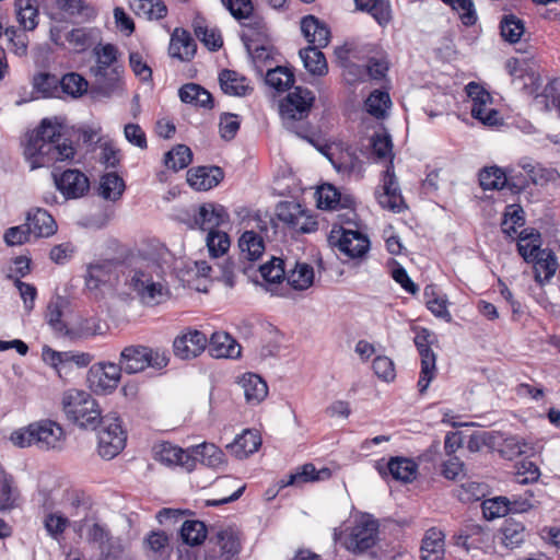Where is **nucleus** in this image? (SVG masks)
Instances as JSON below:
<instances>
[{
    "mask_svg": "<svg viewBox=\"0 0 560 560\" xmlns=\"http://www.w3.org/2000/svg\"><path fill=\"white\" fill-rule=\"evenodd\" d=\"M61 129V125L45 118L32 132L24 147L31 170L73 159L75 150L71 141L63 137Z\"/></svg>",
    "mask_w": 560,
    "mask_h": 560,
    "instance_id": "nucleus-1",
    "label": "nucleus"
},
{
    "mask_svg": "<svg viewBox=\"0 0 560 560\" xmlns=\"http://www.w3.org/2000/svg\"><path fill=\"white\" fill-rule=\"evenodd\" d=\"M125 283L147 306H155L170 298L162 266L153 258L131 255L127 260Z\"/></svg>",
    "mask_w": 560,
    "mask_h": 560,
    "instance_id": "nucleus-2",
    "label": "nucleus"
},
{
    "mask_svg": "<svg viewBox=\"0 0 560 560\" xmlns=\"http://www.w3.org/2000/svg\"><path fill=\"white\" fill-rule=\"evenodd\" d=\"M95 65L90 72L95 79L97 91L109 97L120 83L121 68L117 65L118 50L113 44L98 45L94 47Z\"/></svg>",
    "mask_w": 560,
    "mask_h": 560,
    "instance_id": "nucleus-3",
    "label": "nucleus"
},
{
    "mask_svg": "<svg viewBox=\"0 0 560 560\" xmlns=\"http://www.w3.org/2000/svg\"><path fill=\"white\" fill-rule=\"evenodd\" d=\"M63 436V429L58 423L51 420H42L14 431L10 440L19 447L35 445L39 450L48 451L60 448Z\"/></svg>",
    "mask_w": 560,
    "mask_h": 560,
    "instance_id": "nucleus-4",
    "label": "nucleus"
},
{
    "mask_svg": "<svg viewBox=\"0 0 560 560\" xmlns=\"http://www.w3.org/2000/svg\"><path fill=\"white\" fill-rule=\"evenodd\" d=\"M62 408L68 419L81 428L96 429L103 418L96 400L80 389L71 388L63 393Z\"/></svg>",
    "mask_w": 560,
    "mask_h": 560,
    "instance_id": "nucleus-5",
    "label": "nucleus"
},
{
    "mask_svg": "<svg viewBox=\"0 0 560 560\" xmlns=\"http://www.w3.org/2000/svg\"><path fill=\"white\" fill-rule=\"evenodd\" d=\"M168 363L165 351L152 349L144 346L126 347L119 359V365L128 374L142 372L145 368L161 370Z\"/></svg>",
    "mask_w": 560,
    "mask_h": 560,
    "instance_id": "nucleus-6",
    "label": "nucleus"
},
{
    "mask_svg": "<svg viewBox=\"0 0 560 560\" xmlns=\"http://www.w3.org/2000/svg\"><path fill=\"white\" fill-rule=\"evenodd\" d=\"M315 101L314 93L307 89L295 88L280 103V115L287 129L294 131L298 136L307 139L302 131L295 130L294 125L298 120H303L310 114Z\"/></svg>",
    "mask_w": 560,
    "mask_h": 560,
    "instance_id": "nucleus-7",
    "label": "nucleus"
},
{
    "mask_svg": "<svg viewBox=\"0 0 560 560\" xmlns=\"http://www.w3.org/2000/svg\"><path fill=\"white\" fill-rule=\"evenodd\" d=\"M378 538V522L371 514H361L355 518L342 546L353 552L361 553L374 547Z\"/></svg>",
    "mask_w": 560,
    "mask_h": 560,
    "instance_id": "nucleus-8",
    "label": "nucleus"
},
{
    "mask_svg": "<svg viewBox=\"0 0 560 560\" xmlns=\"http://www.w3.org/2000/svg\"><path fill=\"white\" fill-rule=\"evenodd\" d=\"M98 432V454L105 459L117 456L125 447L127 434L121 427L116 413H108L101 420Z\"/></svg>",
    "mask_w": 560,
    "mask_h": 560,
    "instance_id": "nucleus-9",
    "label": "nucleus"
},
{
    "mask_svg": "<svg viewBox=\"0 0 560 560\" xmlns=\"http://www.w3.org/2000/svg\"><path fill=\"white\" fill-rule=\"evenodd\" d=\"M328 243L349 259L363 257L370 249V241L359 231L332 228Z\"/></svg>",
    "mask_w": 560,
    "mask_h": 560,
    "instance_id": "nucleus-10",
    "label": "nucleus"
},
{
    "mask_svg": "<svg viewBox=\"0 0 560 560\" xmlns=\"http://www.w3.org/2000/svg\"><path fill=\"white\" fill-rule=\"evenodd\" d=\"M241 550V541L232 528H220L208 538L203 560H233Z\"/></svg>",
    "mask_w": 560,
    "mask_h": 560,
    "instance_id": "nucleus-11",
    "label": "nucleus"
},
{
    "mask_svg": "<svg viewBox=\"0 0 560 560\" xmlns=\"http://www.w3.org/2000/svg\"><path fill=\"white\" fill-rule=\"evenodd\" d=\"M375 197L383 209L390 210L395 213H400L406 208L399 183L395 175L394 162L392 161L387 164L383 173L382 184L375 190Z\"/></svg>",
    "mask_w": 560,
    "mask_h": 560,
    "instance_id": "nucleus-12",
    "label": "nucleus"
},
{
    "mask_svg": "<svg viewBox=\"0 0 560 560\" xmlns=\"http://www.w3.org/2000/svg\"><path fill=\"white\" fill-rule=\"evenodd\" d=\"M430 330L421 328L413 340L421 359V371L418 381V387L421 394L428 389L436 373V355L430 347Z\"/></svg>",
    "mask_w": 560,
    "mask_h": 560,
    "instance_id": "nucleus-13",
    "label": "nucleus"
},
{
    "mask_svg": "<svg viewBox=\"0 0 560 560\" xmlns=\"http://www.w3.org/2000/svg\"><path fill=\"white\" fill-rule=\"evenodd\" d=\"M122 369L112 362L97 363L89 370L88 381L95 393L107 394L117 388Z\"/></svg>",
    "mask_w": 560,
    "mask_h": 560,
    "instance_id": "nucleus-14",
    "label": "nucleus"
},
{
    "mask_svg": "<svg viewBox=\"0 0 560 560\" xmlns=\"http://www.w3.org/2000/svg\"><path fill=\"white\" fill-rule=\"evenodd\" d=\"M207 336L197 329L182 331L173 341L175 357L180 360H191L200 355L207 348Z\"/></svg>",
    "mask_w": 560,
    "mask_h": 560,
    "instance_id": "nucleus-15",
    "label": "nucleus"
},
{
    "mask_svg": "<svg viewBox=\"0 0 560 560\" xmlns=\"http://www.w3.org/2000/svg\"><path fill=\"white\" fill-rule=\"evenodd\" d=\"M153 454L154 459L165 466H179L188 472L196 468V458L192 457L190 448L185 451L170 442H162L154 445Z\"/></svg>",
    "mask_w": 560,
    "mask_h": 560,
    "instance_id": "nucleus-16",
    "label": "nucleus"
},
{
    "mask_svg": "<svg viewBox=\"0 0 560 560\" xmlns=\"http://www.w3.org/2000/svg\"><path fill=\"white\" fill-rule=\"evenodd\" d=\"M229 213L222 205L203 203L195 215V224L202 231H218V228L229 222Z\"/></svg>",
    "mask_w": 560,
    "mask_h": 560,
    "instance_id": "nucleus-17",
    "label": "nucleus"
},
{
    "mask_svg": "<svg viewBox=\"0 0 560 560\" xmlns=\"http://www.w3.org/2000/svg\"><path fill=\"white\" fill-rule=\"evenodd\" d=\"M55 184L66 198L82 197L90 187L88 177L78 170H67L59 177L55 175Z\"/></svg>",
    "mask_w": 560,
    "mask_h": 560,
    "instance_id": "nucleus-18",
    "label": "nucleus"
},
{
    "mask_svg": "<svg viewBox=\"0 0 560 560\" xmlns=\"http://www.w3.org/2000/svg\"><path fill=\"white\" fill-rule=\"evenodd\" d=\"M381 475L389 474L395 480L401 482H411L416 479L418 465L407 457H392L385 465L377 463L376 466Z\"/></svg>",
    "mask_w": 560,
    "mask_h": 560,
    "instance_id": "nucleus-19",
    "label": "nucleus"
},
{
    "mask_svg": "<svg viewBox=\"0 0 560 560\" xmlns=\"http://www.w3.org/2000/svg\"><path fill=\"white\" fill-rule=\"evenodd\" d=\"M195 266L197 273L201 277L220 280L230 288L235 284V266L230 259H225L223 262L215 260L213 264L198 260Z\"/></svg>",
    "mask_w": 560,
    "mask_h": 560,
    "instance_id": "nucleus-20",
    "label": "nucleus"
},
{
    "mask_svg": "<svg viewBox=\"0 0 560 560\" xmlns=\"http://www.w3.org/2000/svg\"><path fill=\"white\" fill-rule=\"evenodd\" d=\"M207 346L212 358L236 359L241 355V346L224 331L213 332Z\"/></svg>",
    "mask_w": 560,
    "mask_h": 560,
    "instance_id": "nucleus-21",
    "label": "nucleus"
},
{
    "mask_svg": "<svg viewBox=\"0 0 560 560\" xmlns=\"http://www.w3.org/2000/svg\"><path fill=\"white\" fill-rule=\"evenodd\" d=\"M223 179V172L218 166H199L187 173V183L199 191H206L215 187Z\"/></svg>",
    "mask_w": 560,
    "mask_h": 560,
    "instance_id": "nucleus-22",
    "label": "nucleus"
},
{
    "mask_svg": "<svg viewBox=\"0 0 560 560\" xmlns=\"http://www.w3.org/2000/svg\"><path fill=\"white\" fill-rule=\"evenodd\" d=\"M301 32L307 42L317 48H324L329 44L328 26L314 15H306L301 20Z\"/></svg>",
    "mask_w": 560,
    "mask_h": 560,
    "instance_id": "nucleus-23",
    "label": "nucleus"
},
{
    "mask_svg": "<svg viewBox=\"0 0 560 560\" xmlns=\"http://www.w3.org/2000/svg\"><path fill=\"white\" fill-rule=\"evenodd\" d=\"M445 555V535L436 527L429 528L421 541V560H443Z\"/></svg>",
    "mask_w": 560,
    "mask_h": 560,
    "instance_id": "nucleus-24",
    "label": "nucleus"
},
{
    "mask_svg": "<svg viewBox=\"0 0 560 560\" xmlns=\"http://www.w3.org/2000/svg\"><path fill=\"white\" fill-rule=\"evenodd\" d=\"M26 224L34 237H49L57 231L54 218L44 209L36 208L27 212Z\"/></svg>",
    "mask_w": 560,
    "mask_h": 560,
    "instance_id": "nucleus-25",
    "label": "nucleus"
},
{
    "mask_svg": "<svg viewBox=\"0 0 560 560\" xmlns=\"http://www.w3.org/2000/svg\"><path fill=\"white\" fill-rule=\"evenodd\" d=\"M238 385L243 389L246 402L252 406L259 405L268 395V385L258 374H243Z\"/></svg>",
    "mask_w": 560,
    "mask_h": 560,
    "instance_id": "nucleus-26",
    "label": "nucleus"
},
{
    "mask_svg": "<svg viewBox=\"0 0 560 560\" xmlns=\"http://www.w3.org/2000/svg\"><path fill=\"white\" fill-rule=\"evenodd\" d=\"M532 262L535 281L540 285L548 283L559 268L557 256L549 248L540 250V254Z\"/></svg>",
    "mask_w": 560,
    "mask_h": 560,
    "instance_id": "nucleus-27",
    "label": "nucleus"
},
{
    "mask_svg": "<svg viewBox=\"0 0 560 560\" xmlns=\"http://www.w3.org/2000/svg\"><path fill=\"white\" fill-rule=\"evenodd\" d=\"M117 264L113 259H100L86 268L85 284L89 289H97L101 284L110 281L116 271Z\"/></svg>",
    "mask_w": 560,
    "mask_h": 560,
    "instance_id": "nucleus-28",
    "label": "nucleus"
},
{
    "mask_svg": "<svg viewBox=\"0 0 560 560\" xmlns=\"http://www.w3.org/2000/svg\"><path fill=\"white\" fill-rule=\"evenodd\" d=\"M222 91L232 96H245L253 91L246 77L234 70H222L219 74Z\"/></svg>",
    "mask_w": 560,
    "mask_h": 560,
    "instance_id": "nucleus-29",
    "label": "nucleus"
},
{
    "mask_svg": "<svg viewBox=\"0 0 560 560\" xmlns=\"http://www.w3.org/2000/svg\"><path fill=\"white\" fill-rule=\"evenodd\" d=\"M528 533L526 530L525 525L522 522L515 521L513 518H506L499 533L500 542L508 549H515L521 547Z\"/></svg>",
    "mask_w": 560,
    "mask_h": 560,
    "instance_id": "nucleus-30",
    "label": "nucleus"
},
{
    "mask_svg": "<svg viewBox=\"0 0 560 560\" xmlns=\"http://www.w3.org/2000/svg\"><path fill=\"white\" fill-rule=\"evenodd\" d=\"M277 217L280 221L288 224L290 228L301 231L303 233L310 230L305 228L304 220L306 218L305 210L298 202L285 201L277 206Z\"/></svg>",
    "mask_w": 560,
    "mask_h": 560,
    "instance_id": "nucleus-31",
    "label": "nucleus"
},
{
    "mask_svg": "<svg viewBox=\"0 0 560 560\" xmlns=\"http://www.w3.org/2000/svg\"><path fill=\"white\" fill-rule=\"evenodd\" d=\"M103 334V327L97 317H80L68 325L66 337L70 340L88 339Z\"/></svg>",
    "mask_w": 560,
    "mask_h": 560,
    "instance_id": "nucleus-32",
    "label": "nucleus"
},
{
    "mask_svg": "<svg viewBox=\"0 0 560 560\" xmlns=\"http://www.w3.org/2000/svg\"><path fill=\"white\" fill-rule=\"evenodd\" d=\"M196 48V43L188 32L176 30L172 35L168 51L173 58L187 61L194 57Z\"/></svg>",
    "mask_w": 560,
    "mask_h": 560,
    "instance_id": "nucleus-33",
    "label": "nucleus"
},
{
    "mask_svg": "<svg viewBox=\"0 0 560 560\" xmlns=\"http://www.w3.org/2000/svg\"><path fill=\"white\" fill-rule=\"evenodd\" d=\"M260 444L261 439L256 432L245 430L241 435H237L231 444L228 445V448L232 455L242 459L255 453Z\"/></svg>",
    "mask_w": 560,
    "mask_h": 560,
    "instance_id": "nucleus-34",
    "label": "nucleus"
},
{
    "mask_svg": "<svg viewBox=\"0 0 560 560\" xmlns=\"http://www.w3.org/2000/svg\"><path fill=\"white\" fill-rule=\"evenodd\" d=\"M238 247L243 258L258 260L265 252L264 238L253 230L245 231L238 240Z\"/></svg>",
    "mask_w": 560,
    "mask_h": 560,
    "instance_id": "nucleus-35",
    "label": "nucleus"
},
{
    "mask_svg": "<svg viewBox=\"0 0 560 560\" xmlns=\"http://www.w3.org/2000/svg\"><path fill=\"white\" fill-rule=\"evenodd\" d=\"M178 95L180 101L187 104L203 108H212L213 106L212 95L201 85L196 83H187L183 85L178 91Z\"/></svg>",
    "mask_w": 560,
    "mask_h": 560,
    "instance_id": "nucleus-36",
    "label": "nucleus"
},
{
    "mask_svg": "<svg viewBox=\"0 0 560 560\" xmlns=\"http://www.w3.org/2000/svg\"><path fill=\"white\" fill-rule=\"evenodd\" d=\"M358 10L369 13L380 25H387L392 19L388 0H354Z\"/></svg>",
    "mask_w": 560,
    "mask_h": 560,
    "instance_id": "nucleus-37",
    "label": "nucleus"
},
{
    "mask_svg": "<svg viewBox=\"0 0 560 560\" xmlns=\"http://www.w3.org/2000/svg\"><path fill=\"white\" fill-rule=\"evenodd\" d=\"M285 279L294 290H306L314 283V269L306 262H295L294 268L287 272Z\"/></svg>",
    "mask_w": 560,
    "mask_h": 560,
    "instance_id": "nucleus-38",
    "label": "nucleus"
},
{
    "mask_svg": "<svg viewBox=\"0 0 560 560\" xmlns=\"http://www.w3.org/2000/svg\"><path fill=\"white\" fill-rule=\"evenodd\" d=\"M300 57L305 69L314 75H325L328 72V66L320 48L308 46L300 50Z\"/></svg>",
    "mask_w": 560,
    "mask_h": 560,
    "instance_id": "nucleus-39",
    "label": "nucleus"
},
{
    "mask_svg": "<svg viewBox=\"0 0 560 560\" xmlns=\"http://www.w3.org/2000/svg\"><path fill=\"white\" fill-rule=\"evenodd\" d=\"M145 549L149 557L153 560H168L170 540L164 532H151L145 538Z\"/></svg>",
    "mask_w": 560,
    "mask_h": 560,
    "instance_id": "nucleus-40",
    "label": "nucleus"
},
{
    "mask_svg": "<svg viewBox=\"0 0 560 560\" xmlns=\"http://www.w3.org/2000/svg\"><path fill=\"white\" fill-rule=\"evenodd\" d=\"M98 550L97 560H133L129 546L119 537L106 540Z\"/></svg>",
    "mask_w": 560,
    "mask_h": 560,
    "instance_id": "nucleus-41",
    "label": "nucleus"
},
{
    "mask_svg": "<svg viewBox=\"0 0 560 560\" xmlns=\"http://www.w3.org/2000/svg\"><path fill=\"white\" fill-rule=\"evenodd\" d=\"M15 11L20 25L24 31H33L38 24L36 0H15Z\"/></svg>",
    "mask_w": 560,
    "mask_h": 560,
    "instance_id": "nucleus-42",
    "label": "nucleus"
},
{
    "mask_svg": "<svg viewBox=\"0 0 560 560\" xmlns=\"http://www.w3.org/2000/svg\"><path fill=\"white\" fill-rule=\"evenodd\" d=\"M125 190V183L116 173H106L101 177L98 194L106 200H118Z\"/></svg>",
    "mask_w": 560,
    "mask_h": 560,
    "instance_id": "nucleus-43",
    "label": "nucleus"
},
{
    "mask_svg": "<svg viewBox=\"0 0 560 560\" xmlns=\"http://www.w3.org/2000/svg\"><path fill=\"white\" fill-rule=\"evenodd\" d=\"M539 233L527 232L524 230L520 233L517 243V252L526 262H532L540 254L544 248L540 247Z\"/></svg>",
    "mask_w": 560,
    "mask_h": 560,
    "instance_id": "nucleus-44",
    "label": "nucleus"
},
{
    "mask_svg": "<svg viewBox=\"0 0 560 560\" xmlns=\"http://www.w3.org/2000/svg\"><path fill=\"white\" fill-rule=\"evenodd\" d=\"M131 10L138 15L147 19H162L166 15L167 9L162 0H130Z\"/></svg>",
    "mask_w": 560,
    "mask_h": 560,
    "instance_id": "nucleus-45",
    "label": "nucleus"
},
{
    "mask_svg": "<svg viewBox=\"0 0 560 560\" xmlns=\"http://www.w3.org/2000/svg\"><path fill=\"white\" fill-rule=\"evenodd\" d=\"M192 457L208 467H218L223 463L224 454L214 444L202 443L190 448Z\"/></svg>",
    "mask_w": 560,
    "mask_h": 560,
    "instance_id": "nucleus-46",
    "label": "nucleus"
},
{
    "mask_svg": "<svg viewBox=\"0 0 560 560\" xmlns=\"http://www.w3.org/2000/svg\"><path fill=\"white\" fill-rule=\"evenodd\" d=\"M428 310L436 317L450 323L452 315L447 310V301L435 292L434 285H427L423 292Z\"/></svg>",
    "mask_w": 560,
    "mask_h": 560,
    "instance_id": "nucleus-47",
    "label": "nucleus"
},
{
    "mask_svg": "<svg viewBox=\"0 0 560 560\" xmlns=\"http://www.w3.org/2000/svg\"><path fill=\"white\" fill-rule=\"evenodd\" d=\"M179 534L186 545L198 546L207 538V527L200 521L188 520L182 524Z\"/></svg>",
    "mask_w": 560,
    "mask_h": 560,
    "instance_id": "nucleus-48",
    "label": "nucleus"
},
{
    "mask_svg": "<svg viewBox=\"0 0 560 560\" xmlns=\"http://www.w3.org/2000/svg\"><path fill=\"white\" fill-rule=\"evenodd\" d=\"M55 2L59 10L84 20H92L97 14L95 7L85 0H55Z\"/></svg>",
    "mask_w": 560,
    "mask_h": 560,
    "instance_id": "nucleus-49",
    "label": "nucleus"
},
{
    "mask_svg": "<svg viewBox=\"0 0 560 560\" xmlns=\"http://www.w3.org/2000/svg\"><path fill=\"white\" fill-rule=\"evenodd\" d=\"M479 183L485 190H500L506 187L508 173L498 166L485 167L479 173Z\"/></svg>",
    "mask_w": 560,
    "mask_h": 560,
    "instance_id": "nucleus-50",
    "label": "nucleus"
},
{
    "mask_svg": "<svg viewBox=\"0 0 560 560\" xmlns=\"http://www.w3.org/2000/svg\"><path fill=\"white\" fill-rule=\"evenodd\" d=\"M66 38L75 50L83 51L96 42L98 31L88 27L73 28L67 34Z\"/></svg>",
    "mask_w": 560,
    "mask_h": 560,
    "instance_id": "nucleus-51",
    "label": "nucleus"
},
{
    "mask_svg": "<svg viewBox=\"0 0 560 560\" xmlns=\"http://www.w3.org/2000/svg\"><path fill=\"white\" fill-rule=\"evenodd\" d=\"M33 88L43 97H55L61 90L60 79L55 74L40 72L33 78Z\"/></svg>",
    "mask_w": 560,
    "mask_h": 560,
    "instance_id": "nucleus-52",
    "label": "nucleus"
},
{
    "mask_svg": "<svg viewBox=\"0 0 560 560\" xmlns=\"http://www.w3.org/2000/svg\"><path fill=\"white\" fill-rule=\"evenodd\" d=\"M500 31L505 42L515 44L525 32L524 22L514 14L504 15L500 22Z\"/></svg>",
    "mask_w": 560,
    "mask_h": 560,
    "instance_id": "nucleus-53",
    "label": "nucleus"
},
{
    "mask_svg": "<svg viewBox=\"0 0 560 560\" xmlns=\"http://www.w3.org/2000/svg\"><path fill=\"white\" fill-rule=\"evenodd\" d=\"M80 530L84 533L88 541L97 544L98 548L106 544V540L114 538L105 524L94 520H84Z\"/></svg>",
    "mask_w": 560,
    "mask_h": 560,
    "instance_id": "nucleus-54",
    "label": "nucleus"
},
{
    "mask_svg": "<svg viewBox=\"0 0 560 560\" xmlns=\"http://www.w3.org/2000/svg\"><path fill=\"white\" fill-rule=\"evenodd\" d=\"M191 160V150L185 144H177L165 154L164 163L167 168L179 171L187 167Z\"/></svg>",
    "mask_w": 560,
    "mask_h": 560,
    "instance_id": "nucleus-55",
    "label": "nucleus"
},
{
    "mask_svg": "<svg viewBox=\"0 0 560 560\" xmlns=\"http://www.w3.org/2000/svg\"><path fill=\"white\" fill-rule=\"evenodd\" d=\"M317 206L320 209L335 210L346 207V200H342L341 194L330 184L323 185L317 190Z\"/></svg>",
    "mask_w": 560,
    "mask_h": 560,
    "instance_id": "nucleus-56",
    "label": "nucleus"
},
{
    "mask_svg": "<svg viewBox=\"0 0 560 560\" xmlns=\"http://www.w3.org/2000/svg\"><path fill=\"white\" fill-rule=\"evenodd\" d=\"M44 527L52 539L60 540L70 521L60 512H48L43 518Z\"/></svg>",
    "mask_w": 560,
    "mask_h": 560,
    "instance_id": "nucleus-57",
    "label": "nucleus"
},
{
    "mask_svg": "<svg viewBox=\"0 0 560 560\" xmlns=\"http://www.w3.org/2000/svg\"><path fill=\"white\" fill-rule=\"evenodd\" d=\"M207 247L211 259H219L224 256L230 248V237L223 231H211L206 238Z\"/></svg>",
    "mask_w": 560,
    "mask_h": 560,
    "instance_id": "nucleus-58",
    "label": "nucleus"
},
{
    "mask_svg": "<svg viewBox=\"0 0 560 560\" xmlns=\"http://www.w3.org/2000/svg\"><path fill=\"white\" fill-rule=\"evenodd\" d=\"M392 102L389 94L384 91H373L365 101L366 112L376 118H384Z\"/></svg>",
    "mask_w": 560,
    "mask_h": 560,
    "instance_id": "nucleus-59",
    "label": "nucleus"
},
{
    "mask_svg": "<svg viewBox=\"0 0 560 560\" xmlns=\"http://www.w3.org/2000/svg\"><path fill=\"white\" fill-rule=\"evenodd\" d=\"M266 83L277 91H285L294 83V75L288 68L277 67L267 71Z\"/></svg>",
    "mask_w": 560,
    "mask_h": 560,
    "instance_id": "nucleus-60",
    "label": "nucleus"
},
{
    "mask_svg": "<svg viewBox=\"0 0 560 560\" xmlns=\"http://www.w3.org/2000/svg\"><path fill=\"white\" fill-rule=\"evenodd\" d=\"M61 91L72 97L84 94L88 90V81L80 74L71 72L60 79Z\"/></svg>",
    "mask_w": 560,
    "mask_h": 560,
    "instance_id": "nucleus-61",
    "label": "nucleus"
},
{
    "mask_svg": "<svg viewBox=\"0 0 560 560\" xmlns=\"http://www.w3.org/2000/svg\"><path fill=\"white\" fill-rule=\"evenodd\" d=\"M19 491L11 478H0V511H9L18 505Z\"/></svg>",
    "mask_w": 560,
    "mask_h": 560,
    "instance_id": "nucleus-62",
    "label": "nucleus"
},
{
    "mask_svg": "<svg viewBox=\"0 0 560 560\" xmlns=\"http://www.w3.org/2000/svg\"><path fill=\"white\" fill-rule=\"evenodd\" d=\"M527 443L520 436H508L500 445L499 452L505 459L512 460L528 450Z\"/></svg>",
    "mask_w": 560,
    "mask_h": 560,
    "instance_id": "nucleus-63",
    "label": "nucleus"
},
{
    "mask_svg": "<svg viewBox=\"0 0 560 560\" xmlns=\"http://www.w3.org/2000/svg\"><path fill=\"white\" fill-rule=\"evenodd\" d=\"M262 279L269 283H278L285 278L284 262L281 258L272 257L270 261L259 267Z\"/></svg>",
    "mask_w": 560,
    "mask_h": 560,
    "instance_id": "nucleus-64",
    "label": "nucleus"
}]
</instances>
